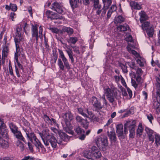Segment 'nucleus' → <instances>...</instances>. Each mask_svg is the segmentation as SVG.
<instances>
[{
    "label": "nucleus",
    "mask_w": 160,
    "mask_h": 160,
    "mask_svg": "<svg viewBox=\"0 0 160 160\" xmlns=\"http://www.w3.org/2000/svg\"><path fill=\"white\" fill-rule=\"evenodd\" d=\"M39 134L44 144L46 146H48L50 143L52 147L54 148L57 146V143H63L62 141H58L53 136L48 135L45 136L41 132L39 133Z\"/></svg>",
    "instance_id": "nucleus-1"
},
{
    "label": "nucleus",
    "mask_w": 160,
    "mask_h": 160,
    "mask_svg": "<svg viewBox=\"0 0 160 160\" xmlns=\"http://www.w3.org/2000/svg\"><path fill=\"white\" fill-rule=\"evenodd\" d=\"M104 92V94L109 102L112 104L113 103L115 102V98H118L117 90L116 88L112 86L110 88H105Z\"/></svg>",
    "instance_id": "nucleus-2"
},
{
    "label": "nucleus",
    "mask_w": 160,
    "mask_h": 160,
    "mask_svg": "<svg viewBox=\"0 0 160 160\" xmlns=\"http://www.w3.org/2000/svg\"><path fill=\"white\" fill-rule=\"evenodd\" d=\"M20 28H17L16 36L14 38V41L16 47V52L15 53L14 59L15 60L17 61L18 59V56H19L21 54L19 44H20V41L22 40V39L20 32Z\"/></svg>",
    "instance_id": "nucleus-3"
},
{
    "label": "nucleus",
    "mask_w": 160,
    "mask_h": 160,
    "mask_svg": "<svg viewBox=\"0 0 160 160\" xmlns=\"http://www.w3.org/2000/svg\"><path fill=\"white\" fill-rule=\"evenodd\" d=\"M62 117L67 126L66 127L64 128L65 130L68 133L73 134V131L70 129L71 126L70 122L73 119V114L71 112L69 111L65 113L63 115Z\"/></svg>",
    "instance_id": "nucleus-4"
},
{
    "label": "nucleus",
    "mask_w": 160,
    "mask_h": 160,
    "mask_svg": "<svg viewBox=\"0 0 160 160\" xmlns=\"http://www.w3.org/2000/svg\"><path fill=\"white\" fill-rule=\"evenodd\" d=\"M127 49L130 53L132 54L137 58L136 59V60L138 63L139 64L140 66H143L144 63L145 62V59L143 58L140 57L139 54L136 51L132 49L130 47H127Z\"/></svg>",
    "instance_id": "nucleus-5"
},
{
    "label": "nucleus",
    "mask_w": 160,
    "mask_h": 160,
    "mask_svg": "<svg viewBox=\"0 0 160 160\" xmlns=\"http://www.w3.org/2000/svg\"><path fill=\"white\" fill-rule=\"evenodd\" d=\"M52 130L54 133L56 134L58 133L59 135L60 138H58V139L57 140L58 141H62L63 143L62 144H59L63 145L65 144L64 142H67L69 140V137L64 132L59 131L55 128H53Z\"/></svg>",
    "instance_id": "nucleus-6"
},
{
    "label": "nucleus",
    "mask_w": 160,
    "mask_h": 160,
    "mask_svg": "<svg viewBox=\"0 0 160 160\" xmlns=\"http://www.w3.org/2000/svg\"><path fill=\"white\" fill-rule=\"evenodd\" d=\"M136 121L131 120L126 122L124 125V133L126 134L128 133L127 128H128L129 131H135L136 126Z\"/></svg>",
    "instance_id": "nucleus-7"
},
{
    "label": "nucleus",
    "mask_w": 160,
    "mask_h": 160,
    "mask_svg": "<svg viewBox=\"0 0 160 160\" xmlns=\"http://www.w3.org/2000/svg\"><path fill=\"white\" fill-rule=\"evenodd\" d=\"M0 135H1L3 138H8V130L7 129L5 124L0 118Z\"/></svg>",
    "instance_id": "nucleus-8"
},
{
    "label": "nucleus",
    "mask_w": 160,
    "mask_h": 160,
    "mask_svg": "<svg viewBox=\"0 0 160 160\" xmlns=\"http://www.w3.org/2000/svg\"><path fill=\"white\" fill-rule=\"evenodd\" d=\"M31 32L32 38L35 39L36 42H37L38 40L39 35H38V26L37 25H32Z\"/></svg>",
    "instance_id": "nucleus-9"
},
{
    "label": "nucleus",
    "mask_w": 160,
    "mask_h": 160,
    "mask_svg": "<svg viewBox=\"0 0 160 160\" xmlns=\"http://www.w3.org/2000/svg\"><path fill=\"white\" fill-rule=\"evenodd\" d=\"M91 102L93 106L97 110H100L102 108L100 102L95 97H93L91 100Z\"/></svg>",
    "instance_id": "nucleus-10"
},
{
    "label": "nucleus",
    "mask_w": 160,
    "mask_h": 160,
    "mask_svg": "<svg viewBox=\"0 0 160 160\" xmlns=\"http://www.w3.org/2000/svg\"><path fill=\"white\" fill-rule=\"evenodd\" d=\"M52 9L54 10L59 13L63 14L64 12L63 8L58 2H55L52 4Z\"/></svg>",
    "instance_id": "nucleus-11"
},
{
    "label": "nucleus",
    "mask_w": 160,
    "mask_h": 160,
    "mask_svg": "<svg viewBox=\"0 0 160 160\" xmlns=\"http://www.w3.org/2000/svg\"><path fill=\"white\" fill-rule=\"evenodd\" d=\"M74 130L77 134L79 135V138L81 140H83L85 138L84 131L80 127L75 128Z\"/></svg>",
    "instance_id": "nucleus-12"
},
{
    "label": "nucleus",
    "mask_w": 160,
    "mask_h": 160,
    "mask_svg": "<svg viewBox=\"0 0 160 160\" xmlns=\"http://www.w3.org/2000/svg\"><path fill=\"white\" fill-rule=\"evenodd\" d=\"M116 132L118 137H121L124 138L126 134L124 133V131L123 132V125L122 124H118L116 126Z\"/></svg>",
    "instance_id": "nucleus-13"
},
{
    "label": "nucleus",
    "mask_w": 160,
    "mask_h": 160,
    "mask_svg": "<svg viewBox=\"0 0 160 160\" xmlns=\"http://www.w3.org/2000/svg\"><path fill=\"white\" fill-rule=\"evenodd\" d=\"M24 131L26 132L27 138L31 142H32L33 140L36 138L34 133L31 131L30 128L26 129H24Z\"/></svg>",
    "instance_id": "nucleus-14"
},
{
    "label": "nucleus",
    "mask_w": 160,
    "mask_h": 160,
    "mask_svg": "<svg viewBox=\"0 0 160 160\" xmlns=\"http://www.w3.org/2000/svg\"><path fill=\"white\" fill-rule=\"evenodd\" d=\"M98 141L102 147H105L108 145L107 138L106 136L102 135L98 139Z\"/></svg>",
    "instance_id": "nucleus-15"
},
{
    "label": "nucleus",
    "mask_w": 160,
    "mask_h": 160,
    "mask_svg": "<svg viewBox=\"0 0 160 160\" xmlns=\"http://www.w3.org/2000/svg\"><path fill=\"white\" fill-rule=\"evenodd\" d=\"M92 157H95L96 158H98L102 156L100 152L96 146H93L92 148Z\"/></svg>",
    "instance_id": "nucleus-16"
},
{
    "label": "nucleus",
    "mask_w": 160,
    "mask_h": 160,
    "mask_svg": "<svg viewBox=\"0 0 160 160\" xmlns=\"http://www.w3.org/2000/svg\"><path fill=\"white\" fill-rule=\"evenodd\" d=\"M153 108L156 110L157 112H160V99L157 98L156 99H154L153 101Z\"/></svg>",
    "instance_id": "nucleus-17"
},
{
    "label": "nucleus",
    "mask_w": 160,
    "mask_h": 160,
    "mask_svg": "<svg viewBox=\"0 0 160 160\" xmlns=\"http://www.w3.org/2000/svg\"><path fill=\"white\" fill-rule=\"evenodd\" d=\"M1 136L3 137L1 135H0V147L5 148H8L9 147L8 142L2 138Z\"/></svg>",
    "instance_id": "nucleus-18"
},
{
    "label": "nucleus",
    "mask_w": 160,
    "mask_h": 160,
    "mask_svg": "<svg viewBox=\"0 0 160 160\" xmlns=\"http://www.w3.org/2000/svg\"><path fill=\"white\" fill-rule=\"evenodd\" d=\"M139 15L140 16V21L141 23L145 20L148 19V17L147 15L146 12L143 11H142L139 13Z\"/></svg>",
    "instance_id": "nucleus-19"
},
{
    "label": "nucleus",
    "mask_w": 160,
    "mask_h": 160,
    "mask_svg": "<svg viewBox=\"0 0 160 160\" xmlns=\"http://www.w3.org/2000/svg\"><path fill=\"white\" fill-rule=\"evenodd\" d=\"M108 136L109 137L111 140L112 142H115L117 140V138L115 132L114 131L112 130L110 132H108Z\"/></svg>",
    "instance_id": "nucleus-20"
},
{
    "label": "nucleus",
    "mask_w": 160,
    "mask_h": 160,
    "mask_svg": "<svg viewBox=\"0 0 160 160\" xmlns=\"http://www.w3.org/2000/svg\"><path fill=\"white\" fill-rule=\"evenodd\" d=\"M13 134L16 138L21 140L23 141L24 142L26 143L25 138L22 136V134L20 131H19L18 130L15 133H13Z\"/></svg>",
    "instance_id": "nucleus-21"
},
{
    "label": "nucleus",
    "mask_w": 160,
    "mask_h": 160,
    "mask_svg": "<svg viewBox=\"0 0 160 160\" xmlns=\"http://www.w3.org/2000/svg\"><path fill=\"white\" fill-rule=\"evenodd\" d=\"M82 2L81 0H70V3L72 8H74L78 6L79 3Z\"/></svg>",
    "instance_id": "nucleus-22"
},
{
    "label": "nucleus",
    "mask_w": 160,
    "mask_h": 160,
    "mask_svg": "<svg viewBox=\"0 0 160 160\" xmlns=\"http://www.w3.org/2000/svg\"><path fill=\"white\" fill-rule=\"evenodd\" d=\"M120 77H121V82L122 84L127 89V91L130 97V98H131L132 96V91L128 87H127L126 82L124 78L122 77V76L120 75Z\"/></svg>",
    "instance_id": "nucleus-23"
},
{
    "label": "nucleus",
    "mask_w": 160,
    "mask_h": 160,
    "mask_svg": "<svg viewBox=\"0 0 160 160\" xmlns=\"http://www.w3.org/2000/svg\"><path fill=\"white\" fill-rule=\"evenodd\" d=\"M131 7L135 9L139 10L141 8V6L138 3L135 1H131L130 2Z\"/></svg>",
    "instance_id": "nucleus-24"
},
{
    "label": "nucleus",
    "mask_w": 160,
    "mask_h": 160,
    "mask_svg": "<svg viewBox=\"0 0 160 160\" xmlns=\"http://www.w3.org/2000/svg\"><path fill=\"white\" fill-rule=\"evenodd\" d=\"M92 148L91 150H85L83 152V155L85 157L88 159L91 158L92 157Z\"/></svg>",
    "instance_id": "nucleus-25"
},
{
    "label": "nucleus",
    "mask_w": 160,
    "mask_h": 160,
    "mask_svg": "<svg viewBox=\"0 0 160 160\" xmlns=\"http://www.w3.org/2000/svg\"><path fill=\"white\" fill-rule=\"evenodd\" d=\"M125 18L121 15H119L117 17H115L114 22L115 23H121L124 22Z\"/></svg>",
    "instance_id": "nucleus-26"
},
{
    "label": "nucleus",
    "mask_w": 160,
    "mask_h": 160,
    "mask_svg": "<svg viewBox=\"0 0 160 160\" xmlns=\"http://www.w3.org/2000/svg\"><path fill=\"white\" fill-rule=\"evenodd\" d=\"M34 141L33 143L37 148L39 149L40 147L41 148H43V146L37 138L34 140Z\"/></svg>",
    "instance_id": "nucleus-27"
},
{
    "label": "nucleus",
    "mask_w": 160,
    "mask_h": 160,
    "mask_svg": "<svg viewBox=\"0 0 160 160\" xmlns=\"http://www.w3.org/2000/svg\"><path fill=\"white\" fill-rule=\"evenodd\" d=\"M143 131V129L142 127V125L141 124H139L137 130L136 134L139 137H140L142 134Z\"/></svg>",
    "instance_id": "nucleus-28"
},
{
    "label": "nucleus",
    "mask_w": 160,
    "mask_h": 160,
    "mask_svg": "<svg viewBox=\"0 0 160 160\" xmlns=\"http://www.w3.org/2000/svg\"><path fill=\"white\" fill-rule=\"evenodd\" d=\"M93 3V10L101 9L102 8L101 5L99 4V0H95Z\"/></svg>",
    "instance_id": "nucleus-29"
},
{
    "label": "nucleus",
    "mask_w": 160,
    "mask_h": 160,
    "mask_svg": "<svg viewBox=\"0 0 160 160\" xmlns=\"http://www.w3.org/2000/svg\"><path fill=\"white\" fill-rule=\"evenodd\" d=\"M78 38L76 37H70L67 40L68 43L75 44L78 41Z\"/></svg>",
    "instance_id": "nucleus-30"
},
{
    "label": "nucleus",
    "mask_w": 160,
    "mask_h": 160,
    "mask_svg": "<svg viewBox=\"0 0 160 160\" xmlns=\"http://www.w3.org/2000/svg\"><path fill=\"white\" fill-rule=\"evenodd\" d=\"M62 30L63 32H67L69 35L72 34L73 32V29L69 27L64 28Z\"/></svg>",
    "instance_id": "nucleus-31"
},
{
    "label": "nucleus",
    "mask_w": 160,
    "mask_h": 160,
    "mask_svg": "<svg viewBox=\"0 0 160 160\" xmlns=\"http://www.w3.org/2000/svg\"><path fill=\"white\" fill-rule=\"evenodd\" d=\"M126 63L128 64L130 68L133 70H136L137 67L135 63L133 62H127Z\"/></svg>",
    "instance_id": "nucleus-32"
},
{
    "label": "nucleus",
    "mask_w": 160,
    "mask_h": 160,
    "mask_svg": "<svg viewBox=\"0 0 160 160\" xmlns=\"http://www.w3.org/2000/svg\"><path fill=\"white\" fill-rule=\"evenodd\" d=\"M9 127L11 131L13 133H15L18 130V127L12 123H10L9 124Z\"/></svg>",
    "instance_id": "nucleus-33"
},
{
    "label": "nucleus",
    "mask_w": 160,
    "mask_h": 160,
    "mask_svg": "<svg viewBox=\"0 0 160 160\" xmlns=\"http://www.w3.org/2000/svg\"><path fill=\"white\" fill-rule=\"evenodd\" d=\"M58 51L60 54L59 56L61 58L62 60L64 63L68 61V60L65 57L62 51L60 49H59Z\"/></svg>",
    "instance_id": "nucleus-34"
},
{
    "label": "nucleus",
    "mask_w": 160,
    "mask_h": 160,
    "mask_svg": "<svg viewBox=\"0 0 160 160\" xmlns=\"http://www.w3.org/2000/svg\"><path fill=\"white\" fill-rule=\"evenodd\" d=\"M50 18L51 20L57 19H63V17L62 16H58L57 14L53 12V14H52L51 17H50Z\"/></svg>",
    "instance_id": "nucleus-35"
},
{
    "label": "nucleus",
    "mask_w": 160,
    "mask_h": 160,
    "mask_svg": "<svg viewBox=\"0 0 160 160\" xmlns=\"http://www.w3.org/2000/svg\"><path fill=\"white\" fill-rule=\"evenodd\" d=\"M155 143L157 147L160 145V136L158 134H156L155 137Z\"/></svg>",
    "instance_id": "nucleus-36"
},
{
    "label": "nucleus",
    "mask_w": 160,
    "mask_h": 160,
    "mask_svg": "<svg viewBox=\"0 0 160 160\" xmlns=\"http://www.w3.org/2000/svg\"><path fill=\"white\" fill-rule=\"evenodd\" d=\"M129 28L128 25L126 26L120 25L118 27V29L120 31H125L128 30V28Z\"/></svg>",
    "instance_id": "nucleus-37"
},
{
    "label": "nucleus",
    "mask_w": 160,
    "mask_h": 160,
    "mask_svg": "<svg viewBox=\"0 0 160 160\" xmlns=\"http://www.w3.org/2000/svg\"><path fill=\"white\" fill-rule=\"evenodd\" d=\"M66 52L71 60V63H73L74 62V59L73 57L72 52V50L70 49V50H67Z\"/></svg>",
    "instance_id": "nucleus-38"
},
{
    "label": "nucleus",
    "mask_w": 160,
    "mask_h": 160,
    "mask_svg": "<svg viewBox=\"0 0 160 160\" xmlns=\"http://www.w3.org/2000/svg\"><path fill=\"white\" fill-rule=\"evenodd\" d=\"M147 34L149 37H152L154 33V29L152 28L151 27L147 30Z\"/></svg>",
    "instance_id": "nucleus-39"
},
{
    "label": "nucleus",
    "mask_w": 160,
    "mask_h": 160,
    "mask_svg": "<svg viewBox=\"0 0 160 160\" xmlns=\"http://www.w3.org/2000/svg\"><path fill=\"white\" fill-rule=\"evenodd\" d=\"M119 66L122 70V72L124 73H126L128 72V71L127 69V66L124 64L120 63H119Z\"/></svg>",
    "instance_id": "nucleus-40"
},
{
    "label": "nucleus",
    "mask_w": 160,
    "mask_h": 160,
    "mask_svg": "<svg viewBox=\"0 0 160 160\" xmlns=\"http://www.w3.org/2000/svg\"><path fill=\"white\" fill-rule=\"evenodd\" d=\"M58 65L60 69L63 71L65 69V66L63 64L62 62L60 59H59L58 60Z\"/></svg>",
    "instance_id": "nucleus-41"
},
{
    "label": "nucleus",
    "mask_w": 160,
    "mask_h": 160,
    "mask_svg": "<svg viewBox=\"0 0 160 160\" xmlns=\"http://www.w3.org/2000/svg\"><path fill=\"white\" fill-rule=\"evenodd\" d=\"M43 118L46 123L49 124H52L51 119L47 115L44 114L43 116Z\"/></svg>",
    "instance_id": "nucleus-42"
},
{
    "label": "nucleus",
    "mask_w": 160,
    "mask_h": 160,
    "mask_svg": "<svg viewBox=\"0 0 160 160\" xmlns=\"http://www.w3.org/2000/svg\"><path fill=\"white\" fill-rule=\"evenodd\" d=\"M85 129H87L88 126L89 122L88 121L87 119H85L83 120L82 122L80 124Z\"/></svg>",
    "instance_id": "nucleus-43"
},
{
    "label": "nucleus",
    "mask_w": 160,
    "mask_h": 160,
    "mask_svg": "<svg viewBox=\"0 0 160 160\" xmlns=\"http://www.w3.org/2000/svg\"><path fill=\"white\" fill-rule=\"evenodd\" d=\"M88 118H89L90 119L91 122H98L99 121V118L97 117H96L93 114L90 117L88 116Z\"/></svg>",
    "instance_id": "nucleus-44"
},
{
    "label": "nucleus",
    "mask_w": 160,
    "mask_h": 160,
    "mask_svg": "<svg viewBox=\"0 0 160 160\" xmlns=\"http://www.w3.org/2000/svg\"><path fill=\"white\" fill-rule=\"evenodd\" d=\"M150 23L148 22H145L142 25V28L143 30H147L148 29Z\"/></svg>",
    "instance_id": "nucleus-45"
},
{
    "label": "nucleus",
    "mask_w": 160,
    "mask_h": 160,
    "mask_svg": "<svg viewBox=\"0 0 160 160\" xmlns=\"http://www.w3.org/2000/svg\"><path fill=\"white\" fill-rule=\"evenodd\" d=\"M16 146L19 147L22 151L24 150V147L23 144L21 141L18 140L16 142Z\"/></svg>",
    "instance_id": "nucleus-46"
},
{
    "label": "nucleus",
    "mask_w": 160,
    "mask_h": 160,
    "mask_svg": "<svg viewBox=\"0 0 160 160\" xmlns=\"http://www.w3.org/2000/svg\"><path fill=\"white\" fill-rule=\"evenodd\" d=\"M58 58V56L56 53H53V57L51 60L52 64H54L56 62Z\"/></svg>",
    "instance_id": "nucleus-47"
},
{
    "label": "nucleus",
    "mask_w": 160,
    "mask_h": 160,
    "mask_svg": "<svg viewBox=\"0 0 160 160\" xmlns=\"http://www.w3.org/2000/svg\"><path fill=\"white\" fill-rule=\"evenodd\" d=\"M78 112L79 113L81 114L82 115L86 118H88V115L85 113L83 112V110L81 108H78Z\"/></svg>",
    "instance_id": "nucleus-48"
},
{
    "label": "nucleus",
    "mask_w": 160,
    "mask_h": 160,
    "mask_svg": "<svg viewBox=\"0 0 160 160\" xmlns=\"http://www.w3.org/2000/svg\"><path fill=\"white\" fill-rule=\"evenodd\" d=\"M52 32L56 33H58L59 32V30L57 28H51L50 27L48 28Z\"/></svg>",
    "instance_id": "nucleus-49"
},
{
    "label": "nucleus",
    "mask_w": 160,
    "mask_h": 160,
    "mask_svg": "<svg viewBox=\"0 0 160 160\" xmlns=\"http://www.w3.org/2000/svg\"><path fill=\"white\" fill-rule=\"evenodd\" d=\"M76 121L81 124V123L83 122V120H84L82 117L79 116H77L76 117Z\"/></svg>",
    "instance_id": "nucleus-50"
},
{
    "label": "nucleus",
    "mask_w": 160,
    "mask_h": 160,
    "mask_svg": "<svg viewBox=\"0 0 160 160\" xmlns=\"http://www.w3.org/2000/svg\"><path fill=\"white\" fill-rule=\"evenodd\" d=\"M8 69L10 75L13 77H14V74L13 72V70L12 69V66L11 64H9V65Z\"/></svg>",
    "instance_id": "nucleus-51"
},
{
    "label": "nucleus",
    "mask_w": 160,
    "mask_h": 160,
    "mask_svg": "<svg viewBox=\"0 0 160 160\" xmlns=\"http://www.w3.org/2000/svg\"><path fill=\"white\" fill-rule=\"evenodd\" d=\"M145 131L148 136L152 134L153 133V131L148 128H145Z\"/></svg>",
    "instance_id": "nucleus-52"
},
{
    "label": "nucleus",
    "mask_w": 160,
    "mask_h": 160,
    "mask_svg": "<svg viewBox=\"0 0 160 160\" xmlns=\"http://www.w3.org/2000/svg\"><path fill=\"white\" fill-rule=\"evenodd\" d=\"M112 3V1L111 0H107L106 3V6L103 8L108 9L109 7L110 6Z\"/></svg>",
    "instance_id": "nucleus-53"
},
{
    "label": "nucleus",
    "mask_w": 160,
    "mask_h": 160,
    "mask_svg": "<svg viewBox=\"0 0 160 160\" xmlns=\"http://www.w3.org/2000/svg\"><path fill=\"white\" fill-rule=\"evenodd\" d=\"M53 14V12L50 11H47L45 12V15L48 18H50Z\"/></svg>",
    "instance_id": "nucleus-54"
},
{
    "label": "nucleus",
    "mask_w": 160,
    "mask_h": 160,
    "mask_svg": "<svg viewBox=\"0 0 160 160\" xmlns=\"http://www.w3.org/2000/svg\"><path fill=\"white\" fill-rule=\"evenodd\" d=\"M11 9L13 11H15L17 9V6L15 4L10 3Z\"/></svg>",
    "instance_id": "nucleus-55"
},
{
    "label": "nucleus",
    "mask_w": 160,
    "mask_h": 160,
    "mask_svg": "<svg viewBox=\"0 0 160 160\" xmlns=\"http://www.w3.org/2000/svg\"><path fill=\"white\" fill-rule=\"evenodd\" d=\"M43 31V29L42 27L41 26H40L39 27V37L42 39V32Z\"/></svg>",
    "instance_id": "nucleus-56"
},
{
    "label": "nucleus",
    "mask_w": 160,
    "mask_h": 160,
    "mask_svg": "<svg viewBox=\"0 0 160 160\" xmlns=\"http://www.w3.org/2000/svg\"><path fill=\"white\" fill-rule=\"evenodd\" d=\"M125 40L128 42H132L133 40L132 36L130 35H127L125 38Z\"/></svg>",
    "instance_id": "nucleus-57"
},
{
    "label": "nucleus",
    "mask_w": 160,
    "mask_h": 160,
    "mask_svg": "<svg viewBox=\"0 0 160 160\" xmlns=\"http://www.w3.org/2000/svg\"><path fill=\"white\" fill-rule=\"evenodd\" d=\"M72 47L73 48V51L74 52L78 54L80 53L78 48V47H77L76 46H72Z\"/></svg>",
    "instance_id": "nucleus-58"
},
{
    "label": "nucleus",
    "mask_w": 160,
    "mask_h": 160,
    "mask_svg": "<svg viewBox=\"0 0 160 160\" xmlns=\"http://www.w3.org/2000/svg\"><path fill=\"white\" fill-rule=\"evenodd\" d=\"M136 70V72L137 76L140 75V76H141L142 72V70L141 68L137 67V68Z\"/></svg>",
    "instance_id": "nucleus-59"
},
{
    "label": "nucleus",
    "mask_w": 160,
    "mask_h": 160,
    "mask_svg": "<svg viewBox=\"0 0 160 160\" xmlns=\"http://www.w3.org/2000/svg\"><path fill=\"white\" fill-rule=\"evenodd\" d=\"M131 83L132 85L135 88H137L138 83H137L134 80L132 79Z\"/></svg>",
    "instance_id": "nucleus-60"
},
{
    "label": "nucleus",
    "mask_w": 160,
    "mask_h": 160,
    "mask_svg": "<svg viewBox=\"0 0 160 160\" xmlns=\"http://www.w3.org/2000/svg\"><path fill=\"white\" fill-rule=\"evenodd\" d=\"M135 131H129V137L130 138H133L135 135Z\"/></svg>",
    "instance_id": "nucleus-61"
},
{
    "label": "nucleus",
    "mask_w": 160,
    "mask_h": 160,
    "mask_svg": "<svg viewBox=\"0 0 160 160\" xmlns=\"http://www.w3.org/2000/svg\"><path fill=\"white\" fill-rule=\"evenodd\" d=\"M64 66L67 68L69 70L70 68V66L69 65V62H68V61H67L64 63Z\"/></svg>",
    "instance_id": "nucleus-62"
},
{
    "label": "nucleus",
    "mask_w": 160,
    "mask_h": 160,
    "mask_svg": "<svg viewBox=\"0 0 160 160\" xmlns=\"http://www.w3.org/2000/svg\"><path fill=\"white\" fill-rule=\"evenodd\" d=\"M159 88H158L157 90L156 94L157 95V98H158V99H160V85H159Z\"/></svg>",
    "instance_id": "nucleus-63"
},
{
    "label": "nucleus",
    "mask_w": 160,
    "mask_h": 160,
    "mask_svg": "<svg viewBox=\"0 0 160 160\" xmlns=\"http://www.w3.org/2000/svg\"><path fill=\"white\" fill-rule=\"evenodd\" d=\"M28 145L29 150L31 152L33 151V146L32 144L30 142H28Z\"/></svg>",
    "instance_id": "nucleus-64"
}]
</instances>
